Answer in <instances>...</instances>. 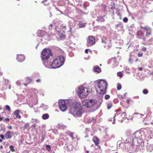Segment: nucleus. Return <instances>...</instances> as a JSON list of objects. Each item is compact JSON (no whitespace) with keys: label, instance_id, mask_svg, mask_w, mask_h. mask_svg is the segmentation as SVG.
Instances as JSON below:
<instances>
[{"label":"nucleus","instance_id":"a211bd4d","mask_svg":"<svg viewBox=\"0 0 153 153\" xmlns=\"http://www.w3.org/2000/svg\"><path fill=\"white\" fill-rule=\"evenodd\" d=\"M137 34L139 37L141 38L144 35V33L142 31L139 30L137 31Z\"/></svg>","mask_w":153,"mask_h":153},{"label":"nucleus","instance_id":"1a4fd4ad","mask_svg":"<svg viewBox=\"0 0 153 153\" xmlns=\"http://www.w3.org/2000/svg\"><path fill=\"white\" fill-rule=\"evenodd\" d=\"M134 138H133V136L131 137L129 136L128 137L125 141V143H128L129 146L132 148H135L138 146V145L136 144L135 141H134Z\"/></svg>","mask_w":153,"mask_h":153},{"label":"nucleus","instance_id":"0e129e2a","mask_svg":"<svg viewBox=\"0 0 153 153\" xmlns=\"http://www.w3.org/2000/svg\"><path fill=\"white\" fill-rule=\"evenodd\" d=\"M3 147V146H1L0 147V148L1 149H2Z\"/></svg>","mask_w":153,"mask_h":153},{"label":"nucleus","instance_id":"2eb2a0df","mask_svg":"<svg viewBox=\"0 0 153 153\" xmlns=\"http://www.w3.org/2000/svg\"><path fill=\"white\" fill-rule=\"evenodd\" d=\"M21 111L19 110H16L14 112V114L16 115V117L18 118H21V116L19 115V114Z\"/></svg>","mask_w":153,"mask_h":153},{"label":"nucleus","instance_id":"20e7f679","mask_svg":"<svg viewBox=\"0 0 153 153\" xmlns=\"http://www.w3.org/2000/svg\"><path fill=\"white\" fill-rule=\"evenodd\" d=\"M107 86V83L105 80L101 79L96 82L95 88L98 93L101 94H105Z\"/></svg>","mask_w":153,"mask_h":153},{"label":"nucleus","instance_id":"9b49d317","mask_svg":"<svg viewBox=\"0 0 153 153\" xmlns=\"http://www.w3.org/2000/svg\"><path fill=\"white\" fill-rule=\"evenodd\" d=\"M95 43V39L94 36H90L88 37L87 40V45L88 46H91Z\"/></svg>","mask_w":153,"mask_h":153},{"label":"nucleus","instance_id":"4c0bfd02","mask_svg":"<svg viewBox=\"0 0 153 153\" xmlns=\"http://www.w3.org/2000/svg\"><path fill=\"white\" fill-rule=\"evenodd\" d=\"M41 106L45 110H46L48 108V106L47 105H43H43H42Z\"/></svg>","mask_w":153,"mask_h":153},{"label":"nucleus","instance_id":"7c9ffc66","mask_svg":"<svg viewBox=\"0 0 153 153\" xmlns=\"http://www.w3.org/2000/svg\"><path fill=\"white\" fill-rule=\"evenodd\" d=\"M42 2L44 3V5H47L49 4V2L47 0H45L42 1Z\"/></svg>","mask_w":153,"mask_h":153},{"label":"nucleus","instance_id":"a18cd8bd","mask_svg":"<svg viewBox=\"0 0 153 153\" xmlns=\"http://www.w3.org/2000/svg\"><path fill=\"white\" fill-rule=\"evenodd\" d=\"M9 120V118H6L4 119V121L7 122Z\"/></svg>","mask_w":153,"mask_h":153},{"label":"nucleus","instance_id":"13d9d810","mask_svg":"<svg viewBox=\"0 0 153 153\" xmlns=\"http://www.w3.org/2000/svg\"><path fill=\"white\" fill-rule=\"evenodd\" d=\"M3 119H4V118L2 117H0V121H1L3 120Z\"/></svg>","mask_w":153,"mask_h":153},{"label":"nucleus","instance_id":"4468645a","mask_svg":"<svg viewBox=\"0 0 153 153\" xmlns=\"http://www.w3.org/2000/svg\"><path fill=\"white\" fill-rule=\"evenodd\" d=\"M102 43L107 44L110 43V41L106 37H103L102 39Z\"/></svg>","mask_w":153,"mask_h":153},{"label":"nucleus","instance_id":"6e6552de","mask_svg":"<svg viewBox=\"0 0 153 153\" xmlns=\"http://www.w3.org/2000/svg\"><path fill=\"white\" fill-rule=\"evenodd\" d=\"M126 115V113L125 112L122 113H119V114L117 113L115 114L114 116L112 118H110L108 119V120L110 121H112L113 120V121L112 122V123L114 124L115 123V121L116 120L115 117H116L117 119L119 121L122 122L124 121V118H125Z\"/></svg>","mask_w":153,"mask_h":153},{"label":"nucleus","instance_id":"de8ad7c7","mask_svg":"<svg viewBox=\"0 0 153 153\" xmlns=\"http://www.w3.org/2000/svg\"><path fill=\"white\" fill-rule=\"evenodd\" d=\"M138 70L140 71H141L143 70V68L142 67L138 68Z\"/></svg>","mask_w":153,"mask_h":153},{"label":"nucleus","instance_id":"8fccbe9b","mask_svg":"<svg viewBox=\"0 0 153 153\" xmlns=\"http://www.w3.org/2000/svg\"><path fill=\"white\" fill-rule=\"evenodd\" d=\"M126 73H130L129 70L128 69H126Z\"/></svg>","mask_w":153,"mask_h":153},{"label":"nucleus","instance_id":"aec40b11","mask_svg":"<svg viewBox=\"0 0 153 153\" xmlns=\"http://www.w3.org/2000/svg\"><path fill=\"white\" fill-rule=\"evenodd\" d=\"M49 115L48 114H44L42 117V118L44 120H47L49 118Z\"/></svg>","mask_w":153,"mask_h":153},{"label":"nucleus","instance_id":"423d86ee","mask_svg":"<svg viewBox=\"0 0 153 153\" xmlns=\"http://www.w3.org/2000/svg\"><path fill=\"white\" fill-rule=\"evenodd\" d=\"M144 133L143 131H137L133 134V138H134V141H135L137 144L139 145L142 142Z\"/></svg>","mask_w":153,"mask_h":153},{"label":"nucleus","instance_id":"e433bc0d","mask_svg":"<svg viewBox=\"0 0 153 153\" xmlns=\"http://www.w3.org/2000/svg\"><path fill=\"white\" fill-rule=\"evenodd\" d=\"M117 75L120 77H122L123 76L122 73L121 72H119L117 73Z\"/></svg>","mask_w":153,"mask_h":153},{"label":"nucleus","instance_id":"864d4df0","mask_svg":"<svg viewBox=\"0 0 153 153\" xmlns=\"http://www.w3.org/2000/svg\"><path fill=\"white\" fill-rule=\"evenodd\" d=\"M40 81H41V80L40 79H37L36 80V82H40Z\"/></svg>","mask_w":153,"mask_h":153},{"label":"nucleus","instance_id":"6e6d98bb","mask_svg":"<svg viewBox=\"0 0 153 153\" xmlns=\"http://www.w3.org/2000/svg\"><path fill=\"white\" fill-rule=\"evenodd\" d=\"M8 128L9 129H12V127L11 126H9L8 127Z\"/></svg>","mask_w":153,"mask_h":153},{"label":"nucleus","instance_id":"f704fd0d","mask_svg":"<svg viewBox=\"0 0 153 153\" xmlns=\"http://www.w3.org/2000/svg\"><path fill=\"white\" fill-rule=\"evenodd\" d=\"M9 148L11 150V151L13 152L15 151V150L14 148V147L13 146H9Z\"/></svg>","mask_w":153,"mask_h":153},{"label":"nucleus","instance_id":"49530a36","mask_svg":"<svg viewBox=\"0 0 153 153\" xmlns=\"http://www.w3.org/2000/svg\"><path fill=\"white\" fill-rule=\"evenodd\" d=\"M142 50L144 51H146V49L145 47H143L142 48Z\"/></svg>","mask_w":153,"mask_h":153},{"label":"nucleus","instance_id":"f03ea898","mask_svg":"<svg viewBox=\"0 0 153 153\" xmlns=\"http://www.w3.org/2000/svg\"><path fill=\"white\" fill-rule=\"evenodd\" d=\"M52 52L51 49L45 48L42 51L41 57L43 62L46 68H51V62L49 60L50 56H52Z\"/></svg>","mask_w":153,"mask_h":153},{"label":"nucleus","instance_id":"ddd939ff","mask_svg":"<svg viewBox=\"0 0 153 153\" xmlns=\"http://www.w3.org/2000/svg\"><path fill=\"white\" fill-rule=\"evenodd\" d=\"M25 59V56L22 54L18 55L16 59L18 61L20 62L23 61Z\"/></svg>","mask_w":153,"mask_h":153},{"label":"nucleus","instance_id":"0eeeda50","mask_svg":"<svg viewBox=\"0 0 153 153\" xmlns=\"http://www.w3.org/2000/svg\"><path fill=\"white\" fill-rule=\"evenodd\" d=\"M91 91L92 90L90 88L81 87L79 88L77 93L80 97L84 98L88 95L89 93H91Z\"/></svg>","mask_w":153,"mask_h":153},{"label":"nucleus","instance_id":"f257e3e1","mask_svg":"<svg viewBox=\"0 0 153 153\" xmlns=\"http://www.w3.org/2000/svg\"><path fill=\"white\" fill-rule=\"evenodd\" d=\"M66 103H67L68 105L70 106L71 107L70 110L71 114L76 117L81 116L82 114V110L79 103H73L70 100L65 101L64 100H60L59 102V107L60 110L62 111H64L67 109Z\"/></svg>","mask_w":153,"mask_h":153},{"label":"nucleus","instance_id":"680f3d73","mask_svg":"<svg viewBox=\"0 0 153 153\" xmlns=\"http://www.w3.org/2000/svg\"><path fill=\"white\" fill-rule=\"evenodd\" d=\"M34 123V124H33V126L34 127H35V123Z\"/></svg>","mask_w":153,"mask_h":153},{"label":"nucleus","instance_id":"c9c22d12","mask_svg":"<svg viewBox=\"0 0 153 153\" xmlns=\"http://www.w3.org/2000/svg\"><path fill=\"white\" fill-rule=\"evenodd\" d=\"M110 98V96L108 94H106L105 95V100L109 99Z\"/></svg>","mask_w":153,"mask_h":153},{"label":"nucleus","instance_id":"774afa93","mask_svg":"<svg viewBox=\"0 0 153 153\" xmlns=\"http://www.w3.org/2000/svg\"><path fill=\"white\" fill-rule=\"evenodd\" d=\"M0 74H2V72H0Z\"/></svg>","mask_w":153,"mask_h":153},{"label":"nucleus","instance_id":"bf43d9fd","mask_svg":"<svg viewBox=\"0 0 153 153\" xmlns=\"http://www.w3.org/2000/svg\"><path fill=\"white\" fill-rule=\"evenodd\" d=\"M52 16V14L51 13V12H50V13H49V16L50 17H51Z\"/></svg>","mask_w":153,"mask_h":153},{"label":"nucleus","instance_id":"6ab92c4d","mask_svg":"<svg viewBox=\"0 0 153 153\" xmlns=\"http://www.w3.org/2000/svg\"><path fill=\"white\" fill-rule=\"evenodd\" d=\"M93 140L95 143L96 145H97L99 144V140L97 137H94L93 139Z\"/></svg>","mask_w":153,"mask_h":153},{"label":"nucleus","instance_id":"052dcab7","mask_svg":"<svg viewBox=\"0 0 153 153\" xmlns=\"http://www.w3.org/2000/svg\"><path fill=\"white\" fill-rule=\"evenodd\" d=\"M62 27H63V28H65V27H66L65 26H63V25H62Z\"/></svg>","mask_w":153,"mask_h":153},{"label":"nucleus","instance_id":"b1692460","mask_svg":"<svg viewBox=\"0 0 153 153\" xmlns=\"http://www.w3.org/2000/svg\"><path fill=\"white\" fill-rule=\"evenodd\" d=\"M95 118L94 117H92L90 119H89L88 121L87 122L88 123H94L95 122Z\"/></svg>","mask_w":153,"mask_h":153},{"label":"nucleus","instance_id":"bb28decb","mask_svg":"<svg viewBox=\"0 0 153 153\" xmlns=\"http://www.w3.org/2000/svg\"><path fill=\"white\" fill-rule=\"evenodd\" d=\"M26 80L27 84L30 83L32 81L31 78L28 77H26Z\"/></svg>","mask_w":153,"mask_h":153},{"label":"nucleus","instance_id":"c85d7f7f","mask_svg":"<svg viewBox=\"0 0 153 153\" xmlns=\"http://www.w3.org/2000/svg\"><path fill=\"white\" fill-rule=\"evenodd\" d=\"M31 121L33 123H34V122L38 123L39 122L38 120L37 119H32V120Z\"/></svg>","mask_w":153,"mask_h":153},{"label":"nucleus","instance_id":"412c9836","mask_svg":"<svg viewBox=\"0 0 153 153\" xmlns=\"http://www.w3.org/2000/svg\"><path fill=\"white\" fill-rule=\"evenodd\" d=\"M77 22L78 23V25L79 28L83 27L85 26V24L82 23V22H79V21H78Z\"/></svg>","mask_w":153,"mask_h":153},{"label":"nucleus","instance_id":"39448f33","mask_svg":"<svg viewBox=\"0 0 153 153\" xmlns=\"http://www.w3.org/2000/svg\"><path fill=\"white\" fill-rule=\"evenodd\" d=\"M65 60V58L63 56H58L52 63L51 68H56L60 67L64 64Z\"/></svg>","mask_w":153,"mask_h":153},{"label":"nucleus","instance_id":"72a5a7b5","mask_svg":"<svg viewBox=\"0 0 153 153\" xmlns=\"http://www.w3.org/2000/svg\"><path fill=\"white\" fill-rule=\"evenodd\" d=\"M31 91H33L35 94L38 93V91L36 89H32L30 90Z\"/></svg>","mask_w":153,"mask_h":153},{"label":"nucleus","instance_id":"4d7b16f0","mask_svg":"<svg viewBox=\"0 0 153 153\" xmlns=\"http://www.w3.org/2000/svg\"><path fill=\"white\" fill-rule=\"evenodd\" d=\"M46 146V147H47L48 148H49V149H50V145H47Z\"/></svg>","mask_w":153,"mask_h":153},{"label":"nucleus","instance_id":"69168bd1","mask_svg":"<svg viewBox=\"0 0 153 153\" xmlns=\"http://www.w3.org/2000/svg\"><path fill=\"white\" fill-rule=\"evenodd\" d=\"M2 141V140L1 139H0V142H1Z\"/></svg>","mask_w":153,"mask_h":153},{"label":"nucleus","instance_id":"338daca9","mask_svg":"<svg viewBox=\"0 0 153 153\" xmlns=\"http://www.w3.org/2000/svg\"><path fill=\"white\" fill-rule=\"evenodd\" d=\"M86 153H89V151L88 150L86 151Z\"/></svg>","mask_w":153,"mask_h":153},{"label":"nucleus","instance_id":"c756f323","mask_svg":"<svg viewBox=\"0 0 153 153\" xmlns=\"http://www.w3.org/2000/svg\"><path fill=\"white\" fill-rule=\"evenodd\" d=\"M131 133V131L130 130H128L126 131V134L127 136L130 135Z\"/></svg>","mask_w":153,"mask_h":153},{"label":"nucleus","instance_id":"9d476101","mask_svg":"<svg viewBox=\"0 0 153 153\" xmlns=\"http://www.w3.org/2000/svg\"><path fill=\"white\" fill-rule=\"evenodd\" d=\"M142 28L146 31V34L145 36L143 39V41H145L147 38L149 36L152 35V30L150 27L147 26L144 27H142Z\"/></svg>","mask_w":153,"mask_h":153},{"label":"nucleus","instance_id":"e2e57ef3","mask_svg":"<svg viewBox=\"0 0 153 153\" xmlns=\"http://www.w3.org/2000/svg\"><path fill=\"white\" fill-rule=\"evenodd\" d=\"M53 25L52 24H50L49 26H51V27Z\"/></svg>","mask_w":153,"mask_h":153},{"label":"nucleus","instance_id":"c03bdc74","mask_svg":"<svg viewBox=\"0 0 153 153\" xmlns=\"http://www.w3.org/2000/svg\"><path fill=\"white\" fill-rule=\"evenodd\" d=\"M128 62L131 64L132 62V61L131 60V58L130 57V58L128 59Z\"/></svg>","mask_w":153,"mask_h":153},{"label":"nucleus","instance_id":"dca6fc26","mask_svg":"<svg viewBox=\"0 0 153 153\" xmlns=\"http://www.w3.org/2000/svg\"><path fill=\"white\" fill-rule=\"evenodd\" d=\"M94 70L95 72L98 73H100L101 71L100 68L98 66H95L94 67Z\"/></svg>","mask_w":153,"mask_h":153},{"label":"nucleus","instance_id":"603ef678","mask_svg":"<svg viewBox=\"0 0 153 153\" xmlns=\"http://www.w3.org/2000/svg\"><path fill=\"white\" fill-rule=\"evenodd\" d=\"M70 30L68 31V32H72L71 28V27H69Z\"/></svg>","mask_w":153,"mask_h":153},{"label":"nucleus","instance_id":"79ce46f5","mask_svg":"<svg viewBox=\"0 0 153 153\" xmlns=\"http://www.w3.org/2000/svg\"><path fill=\"white\" fill-rule=\"evenodd\" d=\"M143 53L141 52H140L138 54V56L139 57H141L142 56Z\"/></svg>","mask_w":153,"mask_h":153},{"label":"nucleus","instance_id":"58836bf2","mask_svg":"<svg viewBox=\"0 0 153 153\" xmlns=\"http://www.w3.org/2000/svg\"><path fill=\"white\" fill-rule=\"evenodd\" d=\"M136 114H137V115H138L137 117H141L144 116V115H143V114H139L138 113H136Z\"/></svg>","mask_w":153,"mask_h":153},{"label":"nucleus","instance_id":"3c124183","mask_svg":"<svg viewBox=\"0 0 153 153\" xmlns=\"http://www.w3.org/2000/svg\"><path fill=\"white\" fill-rule=\"evenodd\" d=\"M89 49H86L85 50V53H88V51Z\"/></svg>","mask_w":153,"mask_h":153},{"label":"nucleus","instance_id":"2f4dec72","mask_svg":"<svg viewBox=\"0 0 153 153\" xmlns=\"http://www.w3.org/2000/svg\"><path fill=\"white\" fill-rule=\"evenodd\" d=\"M118 85L117 87V89L118 90H120L122 88L121 85L120 83H118Z\"/></svg>","mask_w":153,"mask_h":153},{"label":"nucleus","instance_id":"393cba45","mask_svg":"<svg viewBox=\"0 0 153 153\" xmlns=\"http://www.w3.org/2000/svg\"><path fill=\"white\" fill-rule=\"evenodd\" d=\"M112 103L111 102H109L107 105V108L108 109H110L112 106Z\"/></svg>","mask_w":153,"mask_h":153},{"label":"nucleus","instance_id":"7ed1b4c3","mask_svg":"<svg viewBox=\"0 0 153 153\" xmlns=\"http://www.w3.org/2000/svg\"><path fill=\"white\" fill-rule=\"evenodd\" d=\"M102 102V99L99 100L98 102L95 99H90L82 101V105L87 108H91L94 111L97 110L100 106Z\"/></svg>","mask_w":153,"mask_h":153},{"label":"nucleus","instance_id":"ea45409f","mask_svg":"<svg viewBox=\"0 0 153 153\" xmlns=\"http://www.w3.org/2000/svg\"><path fill=\"white\" fill-rule=\"evenodd\" d=\"M123 21L124 22H127L128 21V19L127 17H125L123 19Z\"/></svg>","mask_w":153,"mask_h":153},{"label":"nucleus","instance_id":"5701e85b","mask_svg":"<svg viewBox=\"0 0 153 153\" xmlns=\"http://www.w3.org/2000/svg\"><path fill=\"white\" fill-rule=\"evenodd\" d=\"M146 149L148 151L151 152L153 149V147L151 145H148L147 146Z\"/></svg>","mask_w":153,"mask_h":153},{"label":"nucleus","instance_id":"4be33fe9","mask_svg":"<svg viewBox=\"0 0 153 153\" xmlns=\"http://www.w3.org/2000/svg\"><path fill=\"white\" fill-rule=\"evenodd\" d=\"M97 20L98 22H103L104 21L103 17L101 16H98Z\"/></svg>","mask_w":153,"mask_h":153},{"label":"nucleus","instance_id":"a878e982","mask_svg":"<svg viewBox=\"0 0 153 153\" xmlns=\"http://www.w3.org/2000/svg\"><path fill=\"white\" fill-rule=\"evenodd\" d=\"M16 84L17 85H20L22 86V85H26V84L22 83L20 81H18L16 82Z\"/></svg>","mask_w":153,"mask_h":153},{"label":"nucleus","instance_id":"a19ab883","mask_svg":"<svg viewBox=\"0 0 153 153\" xmlns=\"http://www.w3.org/2000/svg\"><path fill=\"white\" fill-rule=\"evenodd\" d=\"M5 108L6 109L8 110V111H10V106L7 105H6Z\"/></svg>","mask_w":153,"mask_h":153},{"label":"nucleus","instance_id":"09e8293b","mask_svg":"<svg viewBox=\"0 0 153 153\" xmlns=\"http://www.w3.org/2000/svg\"><path fill=\"white\" fill-rule=\"evenodd\" d=\"M108 49H109V48H110L111 47V44H108Z\"/></svg>","mask_w":153,"mask_h":153},{"label":"nucleus","instance_id":"f3484780","mask_svg":"<svg viewBox=\"0 0 153 153\" xmlns=\"http://www.w3.org/2000/svg\"><path fill=\"white\" fill-rule=\"evenodd\" d=\"M69 136L72 138V140H74L77 138V135L74 133H71Z\"/></svg>","mask_w":153,"mask_h":153},{"label":"nucleus","instance_id":"f8f14e48","mask_svg":"<svg viewBox=\"0 0 153 153\" xmlns=\"http://www.w3.org/2000/svg\"><path fill=\"white\" fill-rule=\"evenodd\" d=\"M13 134V132L9 131L6 133L5 135V137L7 139H10L12 136Z\"/></svg>","mask_w":153,"mask_h":153},{"label":"nucleus","instance_id":"cd10ccee","mask_svg":"<svg viewBox=\"0 0 153 153\" xmlns=\"http://www.w3.org/2000/svg\"><path fill=\"white\" fill-rule=\"evenodd\" d=\"M123 25L121 22H119L116 25V28H117L119 27H123Z\"/></svg>","mask_w":153,"mask_h":153},{"label":"nucleus","instance_id":"37998d69","mask_svg":"<svg viewBox=\"0 0 153 153\" xmlns=\"http://www.w3.org/2000/svg\"><path fill=\"white\" fill-rule=\"evenodd\" d=\"M0 137L2 139H4V135L3 134H0Z\"/></svg>","mask_w":153,"mask_h":153},{"label":"nucleus","instance_id":"473e14b6","mask_svg":"<svg viewBox=\"0 0 153 153\" xmlns=\"http://www.w3.org/2000/svg\"><path fill=\"white\" fill-rule=\"evenodd\" d=\"M148 93V91L147 89H144L143 91V93L145 94H147Z\"/></svg>","mask_w":153,"mask_h":153},{"label":"nucleus","instance_id":"5fc2aeb1","mask_svg":"<svg viewBox=\"0 0 153 153\" xmlns=\"http://www.w3.org/2000/svg\"><path fill=\"white\" fill-rule=\"evenodd\" d=\"M126 94V93H125V94ZM125 94L124 95H122V96H121V97H122L123 99H124V98H125Z\"/></svg>","mask_w":153,"mask_h":153}]
</instances>
